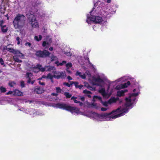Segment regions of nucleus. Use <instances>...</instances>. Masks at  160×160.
<instances>
[{"mask_svg":"<svg viewBox=\"0 0 160 160\" xmlns=\"http://www.w3.org/2000/svg\"><path fill=\"white\" fill-rule=\"evenodd\" d=\"M52 95L55 96V98L54 99V100H56L57 99V96L58 95V94H57V93H52Z\"/></svg>","mask_w":160,"mask_h":160,"instance_id":"38","label":"nucleus"},{"mask_svg":"<svg viewBox=\"0 0 160 160\" xmlns=\"http://www.w3.org/2000/svg\"><path fill=\"white\" fill-rule=\"evenodd\" d=\"M0 90L2 92H5L6 91V88L2 87H0Z\"/></svg>","mask_w":160,"mask_h":160,"instance_id":"33","label":"nucleus"},{"mask_svg":"<svg viewBox=\"0 0 160 160\" xmlns=\"http://www.w3.org/2000/svg\"><path fill=\"white\" fill-rule=\"evenodd\" d=\"M88 63L89 65V67H92L93 68H95L94 66H93L92 64L89 61H88Z\"/></svg>","mask_w":160,"mask_h":160,"instance_id":"43","label":"nucleus"},{"mask_svg":"<svg viewBox=\"0 0 160 160\" xmlns=\"http://www.w3.org/2000/svg\"><path fill=\"white\" fill-rule=\"evenodd\" d=\"M57 108L65 109L70 111L72 114L76 115H83L84 113L80 111L79 109L76 107L70 106L67 105L58 103L55 106Z\"/></svg>","mask_w":160,"mask_h":160,"instance_id":"4","label":"nucleus"},{"mask_svg":"<svg viewBox=\"0 0 160 160\" xmlns=\"http://www.w3.org/2000/svg\"><path fill=\"white\" fill-rule=\"evenodd\" d=\"M107 2L108 3H110V0H107Z\"/></svg>","mask_w":160,"mask_h":160,"instance_id":"54","label":"nucleus"},{"mask_svg":"<svg viewBox=\"0 0 160 160\" xmlns=\"http://www.w3.org/2000/svg\"><path fill=\"white\" fill-rule=\"evenodd\" d=\"M84 83L85 86L86 87L88 88H89V89L90 90H95V88H92V87H89V84L87 82H84Z\"/></svg>","mask_w":160,"mask_h":160,"instance_id":"26","label":"nucleus"},{"mask_svg":"<svg viewBox=\"0 0 160 160\" xmlns=\"http://www.w3.org/2000/svg\"><path fill=\"white\" fill-rule=\"evenodd\" d=\"M92 107L96 109L98 108L99 107L97 104L94 102L92 103Z\"/></svg>","mask_w":160,"mask_h":160,"instance_id":"28","label":"nucleus"},{"mask_svg":"<svg viewBox=\"0 0 160 160\" xmlns=\"http://www.w3.org/2000/svg\"><path fill=\"white\" fill-rule=\"evenodd\" d=\"M66 69V71L68 72L69 73H70L71 72L68 69Z\"/></svg>","mask_w":160,"mask_h":160,"instance_id":"51","label":"nucleus"},{"mask_svg":"<svg viewBox=\"0 0 160 160\" xmlns=\"http://www.w3.org/2000/svg\"><path fill=\"white\" fill-rule=\"evenodd\" d=\"M0 62L1 64L2 65H4V61L2 58H0Z\"/></svg>","mask_w":160,"mask_h":160,"instance_id":"42","label":"nucleus"},{"mask_svg":"<svg viewBox=\"0 0 160 160\" xmlns=\"http://www.w3.org/2000/svg\"><path fill=\"white\" fill-rule=\"evenodd\" d=\"M80 99L82 101H83L84 100V97H82L80 98Z\"/></svg>","mask_w":160,"mask_h":160,"instance_id":"53","label":"nucleus"},{"mask_svg":"<svg viewBox=\"0 0 160 160\" xmlns=\"http://www.w3.org/2000/svg\"><path fill=\"white\" fill-rule=\"evenodd\" d=\"M25 45L28 47H31V44L29 42H27L25 43Z\"/></svg>","mask_w":160,"mask_h":160,"instance_id":"36","label":"nucleus"},{"mask_svg":"<svg viewBox=\"0 0 160 160\" xmlns=\"http://www.w3.org/2000/svg\"><path fill=\"white\" fill-rule=\"evenodd\" d=\"M92 79V84L99 86V92L101 94L104 98H108L110 96L112 92V91L110 90L111 85L118 82L122 83L124 82L127 79V78L126 76L123 77L112 82L108 79L102 80L99 77L96 78L93 77Z\"/></svg>","mask_w":160,"mask_h":160,"instance_id":"2","label":"nucleus"},{"mask_svg":"<svg viewBox=\"0 0 160 160\" xmlns=\"http://www.w3.org/2000/svg\"><path fill=\"white\" fill-rule=\"evenodd\" d=\"M43 91L42 88L39 87H37L34 90L35 92L38 94H41L43 92Z\"/></svg>","mask_w":160,"mask_h":160,"instance_id":"20","label":"nucleus"},{"mask_svg":"<svg viewBox=\"0 0 160 160\" xmlns=\"http://www.w3.org/2000/svg\"><path fill=\"white\" fill-rule=\"evenodd\" d=\"M7 95H8V94H12V95H13V91H9V92H8L7 93Z\"/></svg>","mask_w":160,"mask_h":160,"instance_id":"44","label":"nucleus"},{"mask_svg":"<svg viewBox=\"0 0 160 160\" xmlns=\"http://www.w3.org/2000/svg\"><path fill=\"white\" fill-rule=\"evenodd\" d=\"M83 85H79V86H78V88L80 89H81L82 88H83Z\"/></svg>","mask_w":160,"mask_h":160,"instance_id":"47","label":"nucleus"},{"mask_svg":"<svg viewBox=\"0 0 160 160\" xmlns=\"http://www.w3.org/2000/svg\"><path fill=\"white\" fill-rule=\"evenodd\" d=\"M39 15L40 17H45V12H43L42 13H40Z\"/></svg>","mask_w":160,"mask_h":160,"instance_id":"41","label":"nucleus"},{"mask_svg":"<svg viewBox=\"0 0 160 160\" xmlns=\"http://www.w3.org/2000/svg\"><path fill=\"white\" fill-rule=\"evenodd\" d=\"M6 49L11 52L15 54L13 57V58L16 62H22V61L19 59V58H22L23 57V55L19 51L16 50L12 48H10L9 45L6 47Z\"/></svg>","mask_w":160,"mask_h":160,"instance_id":"7","label":"nucleus"},{"mask_svg":"<svg viewBox=\"0 0 160 160\" xmlns=\"http://www.w3.org/2000/svg\"><path fill=\"white\" fill-rule=\"evenodd\" d=\"M90 15H88L87 16V22L89 24L95 22L99 23L100 24H106V20L105 17L108 14L107 12H105L104 13L101 12V14H103V18L98 16H93L91 15L92 12H90Z\"/></svg>","mask_w":160,"mask_h":160,"instance_id":"3","label":"nucleus"},{"mask_svg":"<svg viewBox=\"0 0 160 160\" xmlns=\"http://www.w3.org/2000/svg\"><path fill=\"white\" fill-rule=\"evenodd\" d=\"M8 14H7V15H6V16H7Z\"/></svg>","mask_w":160,"mask_h":160,"instance_id":"59","label":"nucleus"},{"mask_svg":"<svg viewBox=\"0 0 160 160\" xmlns=\"http://www.w3.org/2000/svg\"><path fill=\"white\" fill-rule=\"evenodd\" d=\"M76 76H79L82 79H85L86 78V76L85 74H82L81 72H77L76 73Z\"/></svg>","mask_w":160,"mask_h":160,"instance_id":"22","label":"nucleus"},{"mask_svg":"<svg viewBox=\"0 0 160 160\" xmlns=\"http://www.w3.org/2000/svg\"><path fill=\"white\" fill-rule=\"evenodd\" d=\"M50 54V53L48 51L44 50L43 51H39L36 52V55L37 56L40 57L44 58L49 56Z\"/></svg>","mask_w":160,"mask_h":160,"instance_id":"10","label":"nucleus"},{"mask_svg":"<svg viewBox=\"0 0 160 160\" xmlns=\"http://www.w3.org/2000/svg\"><path fill=\"white\" fill-rule=\"evenodd\" d=\"M56 91L57 93H62V90L59 87H56Z\"/></svg>","mask_w":160,"mask_h":160,"instance_id":"31","label":"nucleus"},{"mask_svg":"<svg viewBox=\"0 0 160 160\" xmlns=\"http://www.w3.org/2000/svg\"><path fill=\"white\" fill-rule=\"evenodd\" d=\"M93 101H95L97 100L100 101L102 103L103 105L105 106H108L109 104L115 102L119 100L118 98H115L114 97H112L108 102H103L102 100V98L99 96H94L93 97Z\"/></svg>","mask_w":160,"mask_h":160,"instance_id":"6","label":"nucleus"},{"mask_svg":"<svg viewBox=\"0 0 160 160\" xmlns=\"http://www.w3.org/2000/svg\"><path fill=\"white\" fill-rule=\"evenodd\" d=\"M53 49L52 47H51L49 49V50L51 51H52L53 50Z\"/></svg>","mask_w":160,"mask_h":160,"instance_id":"52","label":"nucleus"},{"mask_svg":"<svg viewBox=\"0 0 160 160\" xmlns=\"http://www.w3.org/2000/svg\"><path fill=\"white\" fill-rule=\"evenodd\" d=\"M20 110L21 111H23L24 112H25L26 113H28V112L26 111V110L23 108H21L20 109ZM34 112V110L33 109H31L30 111L28 113H29L30 114H32V112Z\"/></svg>","mask_w":160,"mask_h":160,"instance_id":"21","label":"nucleus"},{"mask_svg":"<svg viewBox=\"0 0 160 160\" xmlns=\"http://www.w3.org/2000/svg\"><path fill=\"white\" fill-rule=\"evenodd\" d=\"M9 17L7 18V19H9Z\"/></svg>","mask_w":160,"mask_h":160,"instance_id":"56","label":"nucleus"},{"mask_svg":"<svg viewBox=\"0 0 160 160\" xmlns=\"http://www.w3.org/2000/svg\"><path fill=\"white\" fill-rule=\"evenodd\" d=\"M16 85V83L14 82H9V85L11 87H13Z\"/></svg>","mask_w":160,"mask_h":160,"instance_id":"32","label":"nucleus"},{"mask_svg":"<svg viewBox=\"0 0 160 160\" xmlns=\"http://www.w3.org/2000/svg\"><path fill=\"white\" fill-rule=\"evenodd\" d=\"M53 77H54V75H52L51 74L49 73L47 76L45 75L42 76V78L50 79L51 80L52 82V79Z\"/></svg>","mask_w":160,"mask_h":160,"instance_id":"19","label":"nucleus"},{"mask_svg":"<svg viewBox=\"0 0 160 160\" xmlns=\"http://www.w3.org/2000/svg\"><path fill=\"white\" fill-rule=\"evenodd\" d=\"M86 73L87 74V75L88 76H90V72H89V71H87L86 72Z\"/></svg>","mask_w":160,"mask_h":160,"instance_id":"48","label":"nucleus"},{"mask_svg":"<svg viewBox=\"0 0 160 160\" xmlns=\"http://www.w3.org/2000/svg\"><path fill=\"white\" fill-rule=\"evenodd\" d=\"M54 74V78L57 79L65 78L66 77L65 72H55Z\"/></svg>","mask_w":160,"mask_h":160,"instance_id":"11","label":"nucleus"},{"mask_svg":"<svg viewBox=\"0 0 160 160\" xmlns=\"http://www.w3.org/2000/svg\"><path fill=\"white\" fill-rule=\"evenodd\" d=\"M27 16L32 27L35 28L39 27L38 22L36 19L33 12L31 11L28 12Z\"/></svg>","mask_w":160,"mask_h":160,"instance_id":"8","label":"nucleus"},{"mask_svg":"<svg viewBox=\"0 0 160 160\" xmlns=\"http://www.w3.org/2000/svg\"><path fill=\"white\" fill-rule=\"evenodd\" d=\"M8 14H7V15H6V16H7Z\"/></svg>","mask_w":160,"mask_h":160,"instance_id":"58","label":"nucleus"},{"mask_svg":"<svg viewBox=\"0 0 160 160\" xmlns=\"http://www.w3.org/2000/svg\"><path fill=\"white\" fill-rule=\"evenodd\" d=\"M71 99L73 100L75 103H79L80 106H82V103L80 101L77 100L76 98L73 97H72Z\"/></svg>","mask_w":160,"mask_h":160,"instance_id":"24","label":"nucleus"},{"mask_svg":"<svg viewBox=\"0 0 160 160\" xmlns=\"http://www.w3.org/2000/svg\"><path fill=\"white\" fill-rule=\"evenodd\" d=\"M39 83L41 85H44V83L43 82H41L40 81H39Z\"/></svg>","mask_w":160,"mask_h":160,"instance_id":"50","label":"nucleus"},{"mask_svg":"<svg viewBox=\"0 0 160 160\" xmlns=\"http://www.w3.org/2000/svg\"><path fill=\"white\" fill-rule=\"evenodd\" d=\"M107 108H102L101 109L102 111H106L107 110Z\"/></svg>","mask_w":160,"mask_h":160,"instance_id":"46","label":"nucleus"},{"mask_svg":"<svg viewBox=\"0 0 160 160\" xmlns=\"http://www.w3.org/2000/svg\"><path fill=\"white\" fill-rule=\"evenodd\" d=\"M48 68V67H45L44 68H42V66L41 65L38 64L37 65L36 67H32L31 68V70L33 72H39V71L43 72L46 70L50 71L52 70H53L55 68L53 67H49L47 70V68Z\"/></svg>","mask_w":160,"mask_h":160,"instance_id":"9","label":"nucleus"},{"mask_svg":"<svg viewBox=\"0 0 160 160\" xmlns=\"http://www.w3.org/2000/svg\"><path fill=\"white\" fill-rule=\"evenodd\" d=\"M23 95L22 92L17 89H16L13 91V95L14 96H21Z\"/></svg>","mask_w":160,"mask_h":160,"instance_id":"17","label":"nucleus"},{"mask_svg":"<svg viewBox=\"0 0 160 160\" xmlns=\"http://www.w3.org/2000/svg\"><path fill=\"white\" fill-rule=\"evenodd\" d=\"M73 83L76 87L78 88V86H79V85H78V83L77 82H72Z\"/></svg>","mask_w":160,"mask_h":160,"instance_id":"37","label":"nucleus"},{"mask_svg":"<svg viewBox=\"0 0 160 160\" xmlns=\"http://www.w3.org/2000/svg\"><path fill=\"white\" fill-rule=\"evenodd\" d=\"M67 78L69 80H72V78L70 76H68L67 77Z\"/></svg>","mask_w":160,"mask_h":160,"instance_id":"49","label":"nucleus"},{"mask_svg":"<svg viewBox=\"0 0 160 160\" xmlns=\"http://www.w3.org/2000/svg\"><path fill=\"white\" fill-rule=\"evenodd\" d=\"M20 85L22 88L24 87H25V83L23 81H21L20 82Z\"/></svg>","mask_w":160,"mask_h":160,"instance_id":"35","label":"nucleus"},{"mask_svg":"<svg viewBox=\"0 0 160 160\" xmlns=\"http://www.w3.org/2000/svg\"><path fill=\"white\" fill-rule=\"evenodd\" d=\"M25 20V17L24 15L19 14L17 15L13 22L15 28H19L22 26Z\"/></svg>","mask_w":160,"mask_h":160,"instance_id":"5","label":"nucleus"},{"mask_svg":"<svg viewBox=\"0 0 160 160\" xmlns=\"http://www.w3.org/2000/svg\"><path fill=\"white\" fill-rule=\"evenodd\" d=\"M51 43V38L50 37H48L47 38L46 40L43 42L42 46L45 48H47L49 47Z\"/></svg>","mask_w":160,"mask_h":160,"instance_id":"12","label":"nucleus"},{"mask_svg":"<svg viewBox=\"0 0 160 160\" xmlns=\"http://www.w3.org/2000/svg\"><path fill=\"white\" fill-rule=\"evenodd\" d=\"M104 5V4L103 2L102 3L100 1H98L94 4V9L96 10V9L98 8H102V7Z\"/></svg>","mask_w":160,"mask_h":160,"instance_id":"15","label":"nucleus"},{"mask_svg":"<svg viewBox=\"0 0 160 160\" xmlns=\"http://www.w3.org/2000/svg\"><path fill=\"white\" fill-rule=\"evenodd\" d=\"M42 79V78H39V79Z\"/></svg>","mask_w":160,"mask_h":160,"instance_id":"57","label":"nucleus"},{"mask_svg":"<svg viewBox=\"0 0 160 160\" xmlns=\"http://www.w3.org/2000/svg\"><path fill=\"white\" fill-rule=\"evenodd\" d=\"M130 82L129 81H128L127 83H124L122 84L120 86H118L116 88L117 89H120L122 88H126L128 87V86L130 85Z\"/></svg>","mask_w":160,"mask_h":160,"instance_id":"16","label":"nucleus"},{"mask_svg":"<svg viewBox=\"0 0 160 160\" xmlns=\"http://www.w3.org/2000/svg\"><path fill=\"white\" fill-rule=\"evenodd\" d=\"M51 61H55V63L57 64V66H62L64 64H66V61H63L62 62L59 63L58 61V58L54 56H52L51 57Z\"/></svg>","mask_w":160,"mask_h":160,"instance_id":"13","label":"nucleus"},{"mask_svg":"<svg viewBox=\"0 0 160 160\" xmlns=\"http://www.w3.org/2000/svg\"><path fill=\"white\" fill-rule=\"evenodd\" d=\"M127 92V90H119L117 92V96L120 97L123 96L124 95V93Z\"/></svg>","mask_w":160,"mask_h":160,"instance_id":"18","label":"nucleus"},{"mask_svg":"<svg viewBox=\"0 0 160 160\" xmlns=\"http://www.w3.org/2000/svg\"><path fill=\"white\" fill-rule=\"evenodd\" d=\"M2 31L3 32H6L8 31V27L6 25H4L1 27Z\"/></svg>","mask_w":160,"mask_h":160,"instance_id":"23","label":"nucleus"},{"mask_svg":"<svg viewBox=\"0 0 160 160\" xmlns=\"http://www.w3.org/2000/svg\"><path fill=\"white\" fill-rule=\"evenodd\" d=\"M42 36L41 35H39L38 36H35L34 37V39L35 40H37V41H40L42 39Z\"/></svg>","mask_w":160,"mask_h":160,"instance_id":"27","label":"nucleus"},{"mask_svg":"<svg viewBox=\"0 0 160 160\" xmlns=\"http://www.w3.org/2000/svg\"><path fill=\"white\" fill-rule=\"evenodd\" d=\"M26 77L28 79V82L29 83L31 82L32 84H33L34 82V80H32L33 79V76L32 74L30 72H27L26 73Z\"/></svg>","mask_w":160,"mask_h":160,"instance_id":"14","label":"nucleus"},{"mask_svg":"<svg viewBox=\"0 0 160 160\" xmlns=\"http://www.w3.org/2000/svg\"><path fill=\"white\" fill-rule=\"evenodd\" d=\"M64 84L65 85L68 86V87H70V84H69L68 83H64Z\"/></svg>","mask_w":160,"mask_h":160,"instance_id":"45","label":"nucleus"},{"mask_svg":"<svg viewBox=\"0 0 160 160\" xmlns=\"http://www.w3.org/2000/svg\"><path fill=\"white\" fill-rule=\"evenodd\" d=\"M64 53L68 56H70L72 55V53L70 52H65Z\"/></svg>","mask_w":160,"mask_h":160,"instance_id":"40","label":"nucleus"},{"mask_svg":"<svg viewBox=\"0 0 160 160\" xmlns=\"http://www.w3.org/2000/svg\"><path fill=\"white\" fill-rule=\"evenodd\" d=\"M83 92L86 94H87V95L88 97H91V96L90 95L91 94V93L90 92L86 90H83Z\"/></svg>","mask_w":160,"mask_h":160,"instance_id":"25","label":"nucleus"},{"mask_svg":"<svg viewBox=\"0 0 160 160\" xmlns=\"http://www.w3.org/2000/svg\"><path fill=\"white\" fill-rule=\"evenodd\" d=\"M64 95L67 98H70L71 97L72 95L68 92H65L64 93Z\"/></svg>","mask_w":160,"mask_h":160,"instance_id":"29","label":"nucleus"},{"mask_svg":"<svg viewBox=\"0 0 160 160\" xmlns=\"http://www.w3.org/2000/svg\"><path fill=\"white\" fill-rule=\"evenodd\" d=\"M20 38L19 37H17L16 38V40L18 41L17 44L19 45L20 44Z\"/></svg>","mask_w":160,"mask_h":160,"instance_id":"39","label":"nucleus"},{"mask_svg":"<svg viewBox=\"0 0 160 160\" xmlns=\"http://www.w3.org/2000/svg\"><path fill=\"white\" fill-rule=\"evenodd\" d=\"M122 102V100H120V102Z\"/></svg>","mask_w":160,"mask_h":160,"instance_id":"55","label":"nucleus"},{"mask_svg":"<svg viewBox=\"0 0 160 160\" xmlns=\"http://www.w3.org/2000/svg\"><path fill=\"white\" fill-rule=\"evenodd\" d=\"M5 23V21L3 20H1L0 21V27L2 26H3L5 25H4Z\"/></svg>","mask_w":160,"mask_h":160,"instance_id":"34","label":"nucleus"},{"mask_svg":"<svg viewBox=\"0 0 160 160\" xmlns=\"http://www.w3.org/2000/svg\"><path fill=\"white\" fill-rule=\"evenodd\" d=\"M72 64L71 62H69L66 64L67 69H69L70 68L72 67Z\"/></svg>","mask_w":160,"mask_h":160,"instance_id":"30","label":"nucleus"},{"mask_svg":"<svg viewBox=\"0 0 160 160\" xmlns=\"http://www.w3.org/2000/svg\"><path fill=\"white\" fill-rule=\"evenodd\" d=\"M138 89L133 90V93H130L128 98H125V103L117 109L110 113L98 114L95 112L84 113L83 115L96 119L98 121H110L122 116L126 113L130 109L132 108L137 101L136 97L139 94Z\"/></svg>","mask_w":160,"mask_h":160,"instance_id":"1","label":"nucleus"}]
</instances>
